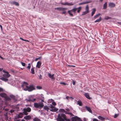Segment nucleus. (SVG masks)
<instances>
[{
    "label": "nucleus",
    "instance_id": "obj_32",
    "mask_svg": "<svg viewBox=\"0 0 121 121\" xmlns=\"http://www.w3.org/2000/svg\"><path fill=\"white\" fill-rule=\"evenodd\" d=\"M78 104L80 106H82V103L81 101H78L77 102Z\"/></svg>",
    "mask_w": 121,
    "mask_h": 121
},
{
    "label": "nucleus",
    "instance_id": "obj_23",
    "mask_svg": "<svg viewBox=\"0 0 121 121\" xmlns=\"http://www.w3.org/2000/svg\"><path fill=\"white\" fill-rule=\"evenodd\" d=\"M36 99H32L31 98H30L28 100V101L29 102L32 101L34 102L36 100Z\"/></svg>",
    "mask_w": 121,
    "mask_h": 121
},
{
    "label": "nucleus",
    "instance_id": "obj_4",
    "mask_svg": "<svg viewBox=\"0 0 121 121\" xmlns=\"http://www.w3.org/2000/svg\"><path fill=\"white\" fill-rule=\"evenodd\" d=\"M0 96L1 97L4 98L6 100L10 101L11 100L10 98L8 97L6 94L4 93H1L0 94Z\"/></svg>",
    "mask_w": 121,
    "mask_h": 121
},
{
    "label": "nucleus",
    "instance_id": "obj_2",
    "mask_svg": "<svg viewBox=\"0 0 121 121\" xmlns=\"http://www.w3.org/2000/svg\"><path fill=\"white\" fill-rule=\"evenodd\" d=\"M81 9L82 8L81 7H80L77 8H74L70 10L69 11H68V13L70 16L73 17V15L72 13H71V12H73L74 13H75L76 11L77 10V13H79L81 10Z\"/></svg>",
    "mask_w": 121,
    "mask_h": 121
},
{
    "label": "nucleus",
    "instance_id": "obj_37",
    "mask_svg": "<svg viewBox=\"0 0 121 121\" xmlns=\"http://www.w3.org/2000/svg\"><path fill=\"white\" fill-rule=\"evenodd\" d=\"M88 13V12H87L86 11L83 12H82V15H85L87 13Z\"/></svg>",
    "mask_w": 121,
    "mask_h": 121
},
{
    "label": "nucleus",
    "instance_id": "obj_31",
    "mask_svg": "<svg viewBox=\"0 0 121 121\" xmlns=\"http://www.w3.org/2000/svg\"><path fill=\"white\" fill-rule=\"evenodd\" d=\"M34 121H41V120L38 118H35L33 119Z\"/></svg>",
    "mask_w": 121,
    "mask_h": 121
},
{
    "label": "nucleus",
    "instance_id": "obj_33",
    "mask_svg": "<svg viewBox=\"0 0 121 121\" xmlns=\"http://www.w3.org/2000/svg\"><path fill=\"white\" fill-rule=\"evenodd\" d=\"M31 72L32 74H34L35 73L34 69V68H32L31 69Z\"/></svg>",
    "mask_w": 121,
    "mask_h": 121
},
{
    "label": "nucleus",
    "instance_id": "obj_40",
    "mask_svg": "<svg viewBox=\"0 0 121 121\" xmlns=\"http://www.w3.org/2000/svg\"><path fill=\"white\" fill-rule=\"evenodd\" d=\"M41 58H42V57H41V56L39 57L38 58H36L35 60V61H37L38 60H39V59H41Z\"/></svg>",
    "mask_w": 121,
    "mask_h": 121
},
{
    "label": "nucleus",
    "instance_id": "obj_7",
    "mask_svg": "<svg viewBox=\"0 0 121 121\" xmlns=\"http://www.w3.org/2000/svg\"><path fill=\"white\" fill-rule=\"evenodd\" d=\"M3 72L4 73H6V74H4L3 75V76L4 77L7 78L10 76L11 75L9 74V73L8 72L4 70H3Z\"/></svg>",
    "mask_w": 121,
    "mask_h": 121
},
{
    "label": "nucleus",
    "instance_id": "obj_15",
    "mask_svg": "<svg viewBox=\"0 0 121 121\" xmlns=\"http://www.w3.org/2000/svg\"><path fill=\"white\" fill-rule=\"evenodd\" d=\"M85 108L89 112H90L91 113H92V111L89 107H88L87 106H86L85 107Z\"/></svg>",
    "mask_w": 121,
    "mask_h": 121
},
{
    "label": "nucleus",
    "instance_id": "obj_36",
    "mask_svg": "<svg viewBox=\"0 0 121 121\" xmlns=\"http://www.w3.org/2000/svg\"><path fill=\"white\" fill-rule=\"evenodd\" d=\"M111 18V17L108 16H106L104 18V19L106 20H108Z\"/></svg>",
    "mask_w": 121,
    "mask_h": 121
},
{
    "label": "nucleus",
    "instance_id": "obj_13",
    "mask_svg": "<svg viewBox=\"0 0 121 121\" xmlns=\"http://www.w3.org/2000/svg\"><path fill=\"white\" fill-rule=\"evenodd\" d=\"M115 6V4L113 3H110L109 4V7L111 8L114 7Z\"/></svg>",
    "mask_w": 121,
    "mask_h": 121
},
{
    "label": "nucleus",
    "instance_id": "obj_62",
    "mask_svg": "<svg viewBox=\"0 0 121 121\" xmlns=\"http://www.w3.org/2000/svg\"><path fill=\"white\" fill-rule=\"evenodd\" d=\"M0 27L1 28L2 30V26L1 25L0 26Z\"/></svg>",
    "mask_w": 121,
    "mask_h": 121
},
{
    "label": "nucleus",
    "instance_id": "obj_49",
    "mask_svg": "<svg viewBox=\"0 0 121 121\" xmlns=\"http://www.w3.org/2000/svg\"><path fill=\"white\" fill-rule=\"evenodd\" d=\"M4 91V90L2 88L0 87V92H3Z\"/></svg>",
    "mask_w": 121,
    "mask_h": 121
},
{
    "label": "nucleus",
    "instance_id": "obj_10",
    "mask_svg": "<svg viewBox=\"0 0 121 121\" xmlns=\"http://www.w3.org/2000/svg\"><path fill=\"white\" fill-rule=\"evenodd\" d=\"M23 115L22 113H20L18 115H17L16 117L15 118V119H17L18 118H22L23 117Z\"/></svg>",
    "mask_w": 121,
    "mask_h": 121
},
{
    "label": "nucleus",
    "instance_id": "obj_48",
    "mask_svg": "<svg viewBox=\"0 0 121 121\" xmlns=\"http://www.w3.org/2000/svg\"><path fill=\"white\" fill-rule=\"evenodd\" d=\"M60 84H62L64 85H66V83L64 82H60Z\"/></svg>",
    "mask_w": 121,
    "mask_h": 121
},
{
    "label": "nucleus",
    "instance_id": "obj_14",
    "mask_svg": "<svg viewBox=\"0 0 121 121\" xmlns=\"http://www.w3.org/2000/svg\"><path fill=\"white\" fill-rule=\"evenodd\" d=\"M84 95L87 99H91V97H90L89 94L87 93H86L84 94Z\"/></svg>",
    "mask_w": 121,
    "mask_h": 121
},
{
    "label": "nucleus",
    "instance_id": "obj_64",
    "mask_svg": "<svg viewBox=\"0 0 121 121\" xmlns=\"http://www.w3.org/2000/svg\"><path fill=\"white\" fill-rule=\"evenodd\" d=\"M118 23L119 24L121 25V22H118Z\"/></svg>",
    "mask_w": 121,
    "mask_h": 121
},
{
    "label": "nucleus",
    "instance_id": "obj_44",
    "mask_svg": "<svg viewBox=\"0 0 121 121\" xmlns=\"http://www.w3.org/2000/svg\"><path fill=\"white\" fill-rule=\"evenodd\" d=\"M37 88L38 89H42V87L40 86H37Z\"/></svg>",
    "mask_w": 121,
    "mask_h": 121
},
{
    "label": "nucleus",
    "instance_id": "obj_9",
    "mask_svg": "<svg viewBox=\"0 0 121 121\" xmlns=\"http://www.w3.org/2000/svg\"><path fill=\"white\" fill-rule=\"evenodd\" d=\"M54 74L52 75L50 73H48V77L52 80H55V78L54 77Z\"/></svg>",
    "mask_w": 121,
    "mask_h": 121
},
{
    "label": "nucleus",
    "instance_id": "obj_19",
    "mask_svg": "<svg viewBox=\"0 0 121 121\" xmlns=\"http://www.w3.org/2000/svg\"><path fill=\"white\" fill-rule=\"evenodd\" d=\"M31 116L29 115L26 116L24 117V119L26 120H30L31 119Z\"/></svg>",
    "mask_w": 121,
    "mask_h": 121
},
{
    "label": "nucleus",
    "instance_id": "obj_52",
    "mask_svg": "<svg viewBox=\"0 0 121 121\" xmlns=\"http://www.w3.org/2000/svg\"><path fill=\"white\" fill-rule=\"evenodd\" d=\"M14 110L13 109L11 110L10 111V112L11 113H12L13 112H14Z\"/></svg>",
    "mask_w": 121,
    "mask_h": 121
},
{
    "label": "nucleus",
    "instance_id": "obj_55",
    "mask_svg": "<svg viewBox=\"0 0 121 121\" xmlns=\"http://www.w3.org/2000/svg\"><path fill=\"white\" fill-rule=\"evenodd\" d=\"M66 110L68 112H69L70 111V109L68 108H67Z\"/></svg>",
    "mask_w": 121,
    "mask_h": 121
},
{
    "label": "nucleus",
    "instance_id": "obj_50",
    "mask_svg": "<svg viewBox=\"0 0 121 121\" xmlns=\"http://www.w3.org/2000/svg\"><path fill=\"white\" fill-rule=\"evenodd\" d=\"M52 104L54 106H55L56 105V104L55 102H53L52 103Z\"/></svg>",
    "mask_w": 121,
    "mask_h": 121
},
{
    "label": "nucleus",
    "instance_id": "obj_16",
    "mask_svg": "<svg viewBox=\"0 0 121 121\" xmlns=\"http://www.w3.org/2000/svg\"><path fill=\"white\" fill-rule=\"evenodd\" d=\"M91 2V1H86L84 2H83L82 3H80L79 4L80 5H82V4H87L89 3H90Z\"/></svg>",
    "mask_w": 121,
    "mask_h": 121
},
{
    "label": "nucleus",
    "instance_id": "obj_47",
    "mask_svg": "<svg viewBox=\"0 0 121 121\" xmlns=\"http://www.w3.org/2000/svg\"><path fill=\"white\" fill-rule=\"evenodd\" d=\"M118 116V115L117 114H115L114 116V118H117Z\"/></svg>",
    "mask_w": 121,
    "mask_h": 121
},
{
    "label": "nucleus",
    "instance_id": "obj_29",
    "mask_svg": "<svg viewBox=\"0 0 121 121\" xmlns=\"http://www.w3.org/2000/svg\"><path fill=\"white\" fill-rule=\"evenodd\" d=\"M44 109L48 111L49 109V108L47 106H45L44 107Z\"/></svg>",
    "mask_w": 121,
    "mask_h": 121
},
{
    "label": "nucleus",
    "instance_id": "obj_41",
    "mask_svg": "<svg viewBox=\"0 0 121 121\" xmlns=\"http://www.w3.org/2000/svg\"><path fill=\"white\" fill-rule=\"evenodd\" d=\"M21 64L23 66H25L26 65V64L25 63L23 62H21Z\"/></svg>",
    "mask_w": 121,
    "mask_h": 121
},
{
    "label": "nucleus",
    "instance_id": "obj_57",
    "mask_svg": "<svg viewBox=\"0 0 121 121\" xmlns=\"http://www.w3.org/2000/svg\"><path fill=\"white\" fill-rule=\"evenodd\" d=\"M53 99H50L49 100H48V103H50L49 102V101H53Z\"/></svg>",
    "mask_w": 121,
    "mask_h": 121
},
{
    "label": "nucleus",
    "instance_id": "obj_30",
    "mask_svg": "<svg viewBox=\"0 0 121 121\" xmlns=\"http://www.w3.org/2000/svg\"><path fill=\"white\" fill-rule=\"evenodd\" d=\"M86 11L89 13V7L88 5H86L85 8Z\"/></svg>",
    "mask_w": 121,
    "mask_h": 121
},
{
    "label": "nucleus",
    "instance_id": "obj_27",
    "mask_svg": "<svg viewBox=\"0 0 121 121\" xmlns=\"http://www.w3.org/2000/svg\"><path fill=\"white\" fill-rule=\"evenodd\" d=\"M100 15V13L96 14L94 17V18L95 19H96Z\"/></svg>",
    "mask_w": 121,
    "mask_h": 121
},
{
    "label": "nucleus",
    "instance_id": "obj_46",
    "mask_svg": "<svg viewBox=\"0 0 121 121\" xmlns=\"http://www.w3.org/2000/svg\"><path fill=\"white\" fill-rule=\"evenodd\" d=\"M67 66L68 67H75V66L73 65H67Z\"/></svg>",
    "mask_w": 121,
    "mask_h": 121
},
{
    "label": "nucleus",
    "instance_id": "obj_61",
    "mask_svg": "<svg viewBox=\"0 0 121 121\" xmlns=\"http://www.w3.org/2000/svg\"><path fill=\"white\" fill-rule=\"evenodd\" d=\"M3 70V68H0V71H1Z\"/></svg>",
    "mask_w": 121,
    "mask_h": 121
},
{
    "label": "nucleus",
    "instance_id": "obj_28",
    "mask_svg": "<svg viewBox=\"0 0 121 121\" xmlns=\"http://www.w3.org/2000/svg\"><path fill=\"white\" fill-rule=\"evenodd\" d=\"M10 97L14 100H15L16 98L15 96L13 95H10Z\"/></svg>",
    "mask_w": 121,
    "mask_h": 121
},
{
    "label": "nucleus",
    "instance_id": "obj_20",
    "mask_svg": "<svg viewBox=\"0 0 121 121\" xmlns=\"http://www.w3.org/2000/svg\"><path fill=\"white\" fill-rule=\"evenodd\" d=\"M0 79L3 81L5 82H7L8 81V79L4 78V77H1L0 78Z\"/></svg>",
    "mask_w": 121,
    "mask_h": 121
},
{
    "label": "nucleus",
    "instance_id": "obj_24",
    "mask_svg": "<svg viewBox=\"0 0 121 121\" xmlns=\"http://www.w3.org/2000/svg\"><path fill=\"white\" fill-rule=\"evenodd\" d=\"M107 2L105 3L103 5V9H106L107 8Z\"/></svg>",
    "mask_w": 121,
    "mask_h": 121
},
{
    "label": "nucleus",
    "instance_id": "obj_26",
    "mask_svg": "<svg viewBox=\"0 0 121 121\" xmlns=\"http://www.w3.org/2000/svg\"><path fill=\"white\" fill-rule=\"evenodd\" d=\"M58 110V109L57 108H55L52 109H50V111H51L52 112H56Z\"/></svg>",
    "mask_w": 121,
    "mask_h": 121
},
{
    "label": "nucleus",
    "instance_id": "obj_59",
    "mask_svg": "<svg viewBox=\"0 0 121 121\" xmlns=\"http://www.w3.org/2000/svg\"><path fill=\"white\" fill-rule=\"evenodd\" d=\"M66 13V12L65 11H63L62 12V14H65Z\"/></svg>",
    "mask_w": 121,
    "mask_h": 121
},
{
    "label": "nucleus",
    "instance_id": "obj_63",
    "mask_svg": "<svg viewBox=\"0 0 121 121\" xmlns=\"http://www.w3.org/2000/svg\"><path fill=\"white\" fill-rule=\"evenodd\" d=\"M69 98L71 99H73V98L72 97H69Z\"/></svg>",
    "mask_w": 121,
    "mask_h": 121
},
{
    "label": "nucleus",
    "instance_id": "obj_8",
    "mask_svg": "<svg viewBox=\"0 0 121 121\" xmlns=\"http://www.w3.org/2000/svg\"><path fill=\"white\" fill-rule=\"evenodd\" d=\"M35 89V88L33 85H30L29 86H28V89H27V91H31Z\"/></svg>",
    "mask_w": 121,
    "mask_h": 121
},
{
    "label": "nucleus",
    "instance_id": "obj_25",
    "mask_svg": "<svg viewBox=\"0 0 121 121\" xmlns=\"http://www.w3.org/2000/svg\"><path fill=\"white\" fill-rule=\"evenodd\" d=\"M96 9H93V10L92 11V13H91V16H93L94 14L95 13V12L96 11Z\"/></svg>",
    "mask_w": 121,
    "mask_h": 121
},
{
    "label": "nucleus",
    "instance_id": "obj_3",
    "mask_svg": "<svg viewBox=\"0 0 121 121\" xmlns=\"http://www.w3.org/2000/svg\"><path fill=\"white\" fill-rule=\"evenodd\" d=\"M34 106L36 108H41L44 106L43 104V103H35Z\"/></svg>",
    "mask_w": 121,
    "mask_h": 121
},
{
    "label": "nucleus",
    "instance_id": "obj_43",
    "mask_svg": "<svg viewBox=\"0 0 121 121\" xmlns=\"http://www.w3.org/2000/svg\"><path fill=\"white\" fill-rule=\"evenodd\" d=\"M20 39H21L22 40H23V41H27V42H29V41H28V40H25V39H23L22 38H20Z\"/></svg>",
    "mask_w": 121,
    "mask_h": 121
},
{
    "label": "nucleus",
    "instance_id": "obj_54",
    "mask_svg": "<svg viewBox=\"0 0 121 121\" xmlns=\"http://www.w3.org/2000/svg\"><path fill=\"white\" fill-rule=\"evenodd\" d=\"M93 121H98V120L96 119H94Z\"/></svg>",
    "mask_w": 121,
    "mask_h": 121
},
{
    "label": "nucleus",
    "instance_id": "obj_34",
    "mask_svg": "<svg viewBox=\"0 0 121 121\" xmlns=\"http://www.w3.org/2000/svg\"><path fill=\"white\" fill-rule=\"evenodd\" d=\"M24 112H23V113L25 115H27L28 114V113L26 111L25 109H23Z\"/></svg>",
    "mask_w": 121,
    "mask_h": 121
},
{
    "label": "nucleus",
    "instance_id": "obj_45",
    "mask_svg": "<svg viewBox=\"0 0 121 121\" xmlns=\"http://www.w3.org/2000/svg\"><path fill=\"white\" fill-rule=\"evenodd\" d=\"M65 114H70V115L72 114L71 113L69 112H66V111H65Z\"/></svg>",
    "mask_w": 121,
    "mask_h": 121
},
{
    "label": "nucleus",
    "instance_id": "obj_53",
    "mask_svg": "<svg viewBox=\"0 0 121 121\" xmlns=\"http://www.w3.org/2000/svg\"><path fill=\"white\" fill-rule=\"evenodd\" d=\"M39 78L40 79H42V76L41 75H40L39 76Z\"/></svg>",
    "mask_w": 121,
    "mask_h": 121
},
{
    "label": "nucleus",
    "instance_id": "obj_1",
    "mask_svg": "<svg viewBox=\"0 0 121 121\" xmlns=\"http://www.w3.org/2000/svg\"><path fill=\"white\" fill-rule=\"evenodd\" d=\"M58 121H70L69 119H67L66 115L64 114H59L58 115V117L57 118Z\"/></svg>",
    "mask_w": 121,
    "mask_h": 121
},
{
    "label": "nucleus",
    "instance_id": "obj_39",
    "mask_svg": "<svg viewBox=\"0 0 121 121\" xmlns=\"http://www.w3.org/2000/svg\"><path fill=\"white\" fill-rule=\"evenodd\" d=\"M59 111L60 112H65V111L63 109H60Z\"/></svg>",
    "mask_w": 121,
    "mask_h": 121
},
{
    "label": "nucleus",
    "instance_id": "obj_60",
    "mask_svg": "<svg viewBox=\"0 0 121 121\" xmlns=\"http://www.w3.org/2000/svg\"><path fill=\"white\" fill-rule=\"evenodd\" d=\"M69 97L68 96H67L66 97V99H69Z\"/></svg>",
    "mask_w": 121,
    "mask_h": 121
},
{
    "label": "nucleus",
    "instance_id": "obj_42",
    "mask_svg": "<svg viewBox=\"0 0 121 121\" xmlns=\"http://www.w3.org/2000/svg\"><path fill=\"white\" fill-rule=\"evenodd\" d=\"M61 7H58L57 8H55V9H57V10L59 11H61Z\"/></svg>",
    "mask_w": 121,
    "mask_h": 121
},
{
    "label": "nucleus",
    "instance_id": "obj_51",
    "mask_svg": "<svg viewBox=\"0 0 121 121\" xmlns=\"http://www.w3.org/2000/svg\"><path fill=\"white\" fill-rule=\"evenodd\" d=\"M50 108L52 109H53V108H54L55 107L54 106L52 105H50Z\"/></svg>",
    "mask_w": 121,
    "mask_h": 121
},
{
    "label": "nucleus",
    "instance_id": "obj_12",
    "mask_svg": "<svg viewBox=\"0 0 121 121\" xmlns=\"http://www.w3.org/2000/svg\"><path fill=\"white\" fill-rule=\"evenodd\" d=\"M61 4L63 5H68L69 6L72 5H73V3H69L68 2L65 3H61Z\"/></svg>",
    "mask_w": 121,
    "mask_h": 121
},
{
    "label": "nucleus",
    "instance_id": "obj_21",
    "mask_svg": "<svg viewBox=\"0 0 121 121\" xmlns=\"http://www.w3.org/2000/svg\"><path fill=\"white\" fill-rule=\"evenodd\" d=\"M24 109H25L26 111L28 112H29L31 111V109L29 107H28L27 108H24Z\"/></svg>",
    "mask_w": 121,
    "mask_h": 121
},
{
    "label": "nucleus",
    "instance_id": "obj_18",
    "mask_svg": "<svg viewBox=\"0 0 121 121\" xmlns=\"http://www.w3.org/2000/svg\"><path fill=\"white\" fill-rule=\"evenodd\" d=\"M41 65V63L40 61H38L36 65V67L39 68H40V66Z\"/></svg>",
    "mask_w": 121,
    "mask_h": 121
},
{
    "label": "nucleus",
    "instance_id": "obj_5",
    "mask_svg": "<svg viewBox=\"0 0 121 121\" xmlns=\"http://www.w3.org/2000/svg\"><path fill=\"white\" fill-rule=\"evenodd\" d=\"M28 84L25 82H23V84L22 85V87L23 89V90L25 91H27V89H28Z\"/></svg>",
    "mask_w": 121,
    "mask_h": 121
},
{
    "label": "nucleus",
    "instance_id": "obj_38",
    "mask_svg": "<svg viewBox=\"0 0 121 121\" xmlns=\"http://www.w3.org/2000/svg\"><path fill=\"white\" fill-rule=\"evenodd\" d=\"M67 8H63L62 7L61 8V11H64L67 10Z\"/></svg>",
    "mask_w": 121,
    "mask_h": 121
},
{
    "label": "nucleus",
    "instance_id": "obj_11",
    "mask_svg": "<svg viewBox=\"0 0 121 121\" xmlns=\"http://www.w3.org/2000/svg\"><path fill=\"white\" fill-rule=\"evenodd\" d=\"M12 5H15L17 6H19V3L16 2L12 1L9 2Z\"/></svg>",
    "mask_w": 121,
    "mask_h": 121
},
{
    "label": "nucleus",
    "instance_id": "obj_6",
    "mask_svg": "<svg viewBox=\"0 0 121 121\" xmlns=\"http://www.w3.org/2000/svg\"><path fill=\"white\" fill-rule=\"evenodd\" d=\"M72 121H82L81 119L77 116L72 118Z\"/></svg>",
    "mask_w": 121,
    "mask_h": 121
},
{
    "label": "nucleus",
    "instance_id": "obj_17",
    "mask_svg": "<svg viewBox=\"0 0 121 121\" xmlns=\"http://www.w3.org/2000/svg\"><path fill=\"white\" fill-rule=\"evenodd\" d=\"M98 118L99 119L101 120H103V121H104V120H106L107 119V118L103 117H101V116H99L98 117Z\"/></svg>",
    "mask_w": 121,
    "mask_h": 121
},
{
    "label": "nucleus",
    "instance_id": "obj_35",
    "mask_svg": "<svg viewBox=\"0 0 121 121\" xmlns=\"http://www.w3.org/2000/svg\"><path fill=\"white\" fill-rule=\"evenodd\" d=\"M31 66L30 63L28 64V66L27 67V68L28 69H30L31 68Z\"/></svg>",
    "mask_w": 121,
    "mask_h": 121
},
{
    "label": "nucleus",
    "instance_id": "obj_56",
    "mask_svg": "<svg viewBox=\"0 0 121 121\" xmlns=\"http://www.w3.org/2000/svg\"><path fill=\"white\" fill-rule=\"evenodd\" d=\"M73 85H75V82L74 81H73Z\"/></svg>",
    "mask_w": 121,
    "mask_h": 121
},
{
    "label": "nucleus",
    "instance_id": "obj_58",
    "mask_svg": "<svg viewBox=\"0 0 121 121\" xmlns=\"http://www.w3.org/2000/svg\"><path fill=\"white\" fill-rule=\"evenodd\" d=\"M0 58L2 60H4V59H5L4 58H3L1 56L0 57Z\"/></svg>",
    "mask_w": 121,
    "mask_h": 121
},
{
    "label": "nucleus",
    "instance_id": "obj_22",
    "mask_svg": "<svg viewBox=\"0 0 121 121\" xmlns=\"http://www.w3.org/2000/svg\"><path fill=\"white\" fill-rule=\"evenodd\" d=\"M102 20L101 17H100L98 19L96 20L95 21V22H99L101 21Z\"/></svg>",
    "mask_w": 121,
    "mask_h": 121
}]
</instances>
